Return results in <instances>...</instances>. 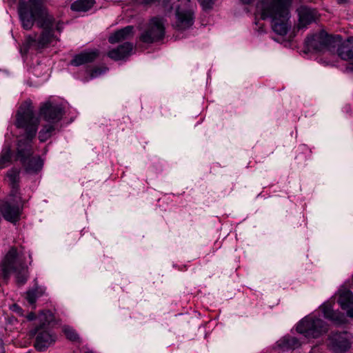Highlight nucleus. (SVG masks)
Instances as JSON below:
<instances>
[{
  "mask_svg": "<svg viewBox=\"0 0 353 353\" xmlns=\"http://www.w3.org/2000/svg\"><path fill=\"white\" fill-rule=\"evenodd\" d=\"M46 1L19 0L18 4V14L22 27L30 30L37 22L38 27L42 29L37 39H29L30 46L37 50L45 48L54 41L59 40L55 31L60 33L63 29V23L56 20L44 6Z\"/></svg>",
  "mask_w": 353,
  "mask_h": 353,
  "instance_id": "1",
  "label": "nucleus"
},
{
  "mask_svg": "<svg viewBox=\"0 0 353 353\" xmlns=\"http://www.w3.org/2000/svg\"><path fill=\"white\" fill-rule=\"evenodd\" d=\"M39 120L35 117L30 101L23 103L16 114L15 125L24 132L18 140L15 160L25 164V161L34 154L32 141L36 137Z\"/></svg>",
  "mask_w": 353,
  "mask_h": 353,
  "instance_id": "2",
  "label": "nucleus"
},
{
  "mask_svg": "<svg viewBox=\"0 0 353 353\" xmlns=\"http://www.w3.org/2000/svg\"><path fill=\"white\" fill-rule=\"evenodd\" d=\"M245 4L254 0H241ZM292 0H259L257 8L261 10V18L272 19V28L279 35H285L290 27L288 21L290 18V8Z\"/></svg>",
  "mask_w": 353,
  "mask_h": 353,
  "instance_id": "3",
  "label": "nucleus"
},
{
  "mask_svg": "<svg viewBox=\"0 0 353 353\" xmlns=\"http://www.w3.org/2000/svg\"><path fill=\"white\" fill-rule=\"evenodd\" d=\"M328 325L319 318L305 316L299 321L296 331L307 338L316 339L328 331Z\"/></svg>",
  "mask_w": 353,
  "mask_h": 353,
  "instance_id": "4",
  "label": "nucleus"
},
{
  "mask_svg": "<svg viewBox=\"0 0 353 353\" xmlns=\"http://www.w3.org/2000/svg\"><path fill=\"white\" fill-rule=\"evenodd\" d=\"M164 36L165 26L163 18L154 17L150 19L146 30L141 34L139 39L143 43H152L161 40Z\"/></svg>",
  "mask_w": 353,
  "mask_h": 353,
  "instance_id": "5",
  "label": "nucleus"
},
{
  "mask_svg": "<svg viewBox=\"0 0 353 353\" xmlns=\"http://www.w3.org/2000/svg\"><path fill=\"white\" fill-rule=\"evenodd\" d=\"M334 38L324 30L307 37L305 41V48L308 51L322 52L325 49L334 48Z\"/></svg>",
  "mask_w": 353,
  "mask_h": 353,
  "instance_id": "6",
  "label": "nucleus"
},
{
  "mask_svg": "<svg viewBox=\"0 0 353 353\" xmlns=\"http://www.w3.org/2000/svg\"><path fill=\"white\" fill-rule=\"evenodd\" d=\"M65 111L61 105L46 101L41 104L39 108V116L45 121L55 124L59 122L63 115Z\"/></svg>",
  "mask_w": 353,
  "mask_h": 353,
  "instance_id": "7",
  "label": "nucleus"
},
{
  "mask_svg": "<svg viewBox=\"0 0 353 353\" xmlns=\"http://www.w3.org/2000/svg\"><path fill=\"white\" fill-rule=\"evenodd\" d=\"M24 265L19 259V252L16 247H11L1 261V277L7 280L10 276Z\"/></svg>",
  "mask_w": 353,
  "mask_h": 353,
  "instance_id": "8",
  "label": "nucleus"
},
{
  "mask_svg": "<svg viewBox=\"0 0 353 353\" xmlns=\"http://www.w3.org/2000/svg\"><path fill=\"white\" fill-rule=\"evenodd\" d=\"M330 347L334 353H345L352 346L353 337L347 332H333L329 336Z\"/></svg>",
  "mask_w": 353,
  "mask_h": 353,
  "instance_id": "9",
  "label": "nucleus"
},
{
  "mask_svg": "<svg viewBox=\"0 0 353 353\" xmlns=\"http://www.w3.org/2000/svg\"><path fill=\"white\" fill-rule=\"evenodd\" d=\"M21 198L10 197V201L1 205V215L7 221L16 225L20 220L22 208L19 206Z\"/></svg>",
  "mask_w": 353,
  "mask_h": 353,
  "instance_id": "10",
  "label": "nucleus"
},
{
  "mask_svg": "<svg viewBox=\"0 0 353 353\" xmlns=\"http://www.w3.org/2000/svg\"><path fill=\"white\" fill-rule=\"evenodd\" d=\"M30 334L32 336H36L34 347L40 352L45 351L56 341V335L43 330L41 326H36L30 331Z\"/></svg>",
  "mask_w": 353,
  "mask_h": 353,
  "instance_id": "11",
  "label": "nucleus"
},
{
  "mask_svg": "<svg viewBox=\"0 0 353 353\" xmlns=\"http://www.w3.org/2000/svg\"><path fill=\"white\" fill-rule=\"evenodd\" d=\"M299 20L298 28H307L308 26L313 23H316L320 17L318 10L306 6H301L296 10Z\"/></svg>",
  "mask_w": 353,
  "mask_h": 353,
  "instance_id": "12",
  "label": "nucleus"
},
{
  "mask_svg": "<svg viewBox=\"0 0 353 353\" xmlns=\"http://www.w3.org/2000/svg\"><path fill=\"white\" fill-rule=\"evenodd\" d=\"M176 20L174 27L178 30H185L190 28L194 23V13L187 9L178 8L175 13Z\"/></svg>",
  "mask_w": 353,
  "mask_h": 353,
  "instance_id": "13",
  "label": "nucleus"
},
{
  "mask_svg": "<svg viewBox=\"0 0 353 353\" xmlns=\"http://www.w3.org/2000/svg\"><path fill=\"white\" fill-rule=\"evenodd\" d=\"M5 181L8 183L10 188V197L19 199V182H20V170L17 168H12L6 174Z\"/></svg>",
  "mask_w": 353,
  "mask_h": 353,
  "instance_id": "14",
  "label": "nucleus"
},
{
  "mask_svg": "<svg viewBox=\"0 0 353 353\" xmlns=\"http://www.w3.org/2000/svg\"><path fill=\"white\" fill-rule=\"evenodd\" d=\"M134 46L130 42H125L117 48L108 51V56L114 61L122 60L129 57L133 50Z\"/></svg>",
  "mask_w": 353,
  "mask_h": 353,
  "instance_id": "15",
  "label": "nucleus"
},
{
  "mask_svg": "<svg viewBox=\"0 0 353 353\" xmlns=\"http://www.w3.org/2000/svg\"><path fill=\"white\" fill-rule=\"evenodd\" d=\"M338 56L344 61H348L351 65L350 69L353 70V37H350L347 41L337 48Z\"/></svg>",
  "mask_w": 353,
  "mask_h": 353,
  "instance_id": "16",
  "label": "nucleus"
},
{
  "mask_svg": "<svg viewBox=\"0 0 353 353\" xmlns=\"http://www.w3.org/2000/svg\"><path fill=\"white\" fill-rule=\"evenodd\" d=\"M99 52L97 50L83 51L75 54L70 63L74 66H80L85 63H92L99 57Z\"/></svg>",
  "mask_w": 353,
  "mask_h": 353,
  "instance_id": "17",
  "label": "nucleus"
},
{
  "mask_svg": "<svg viewBox=\"0 0 353 353\" xmlns=\"http://www.w3.org/2000/svg\"><path fill=\"white\" fill-rule=\"evenodd\" d=\"M322 312L325 319L332 321L337 325H342L347 322L345 314L339 311L334 310L330 305H324Z\"/></svg>",
  "mask_w": 353,
  "mask_h": 353,
  "instance_id": "18",
  "label": "nucleus"
},
{
  "mask_svg": "<svg viewBox=\"0 0 353 353\" xmlns=\"http://www.w3.org/2000/svg\"><path fill=\"white\" fill-rule=\"evenodd\" d=\"M134 27L128 26L112 33L108 38L110 43L114 44L128 39L133 36Z\"/></svg>",
  "mask_w": 353,
  "mask_h": 353,
  "instance_id": "19",
  "label": "nucleus"
},
{
  "mask_svg": "<svg viewBox=\"0 0 353 353\" xmlns=\"http://www.w3.org/2000/svg\"><path fill=\"white\" fill-rule=\"evenodd\" d=\"M46 292V288L42 286H39L37 283H35L34 288L32 289H29L26 292V299L28 303L32 306L33 308H35V303L37 300L42 296Z\"/></svg>",
  "mask_w": 353,
  "mask_h": 353,
  "instance_id": "20",
  "label": "nucleus"
},
{
  "mask_svg": "<svg viewBox=\"0 0 353 353\" xmlns=\"http://www.w3.org/2000/svg\"><path fill=\"white\" fill-rule=\"evenodd\" d=\"M27 172L36 173L40 171L43 167V162L39 156L29 157L25 161V164H21Z\"/></svg>",
  "mask_w": 353,
  "mask_h": 353,
  "instance_id": "21",
  "label": "nucleus"
},
{
  "mask_svg": "<svg viewBox=\"0 0 353 353\" xmlns=\"http://www.w3.org/2000/svg\"><path fill=\"white\" fill-rule=\"evenodd\" d=\"M94 3V0H77L71 4L70 8L75 12H87Z\"/></svg>",
  "mask_w": 353,
  "mask_h": 353,
  "instance_id": "22",
  "label": "nucleus"
},
{
  "mask_svg": "<svg viewBox=\"0 0 353 353\" xmlns=\"http://www.w3.org/2000/svg\"><path fill=\"white\" fill-rule=\"evenodd\" d=\"M338 303L343 310L353 306V293L350 290L343 291L339 294Z\"/></svg>",
  "mask_w": 353,
  "mask_h": 353,
  "instance_id": "23",
  "label": "nucleus"
},
{
  "mask_svg": "<svg viewBox=\"0 0 353 353\" xmlns=\"http://www.w3.org/2000/svg\"><path fill=\"white\" fill-rule=\"evenodd\" d=\"M278 343L279 346L283 350H294L301 345L299 339L290 336H284Z\"/></svg>",
  "mask_w": 353,
  "mask_h": 353,
  "instance_id": "24",
  "label": "nucleus"
},
{
  "mask_svg": "<svg viewBox=\"0 0 353 353\" xmlns=\"http://www.w3.org/2000/svg\"><path fill=\"white\" fill-rule=\"evenodd\" d=\"M55 131V127L53 124L49 123L44 125L39 132V139L43 143L50 139Z\"/></svg>",
  "mask_w": 353,
  "mask_h": 353,
  "instance_id": "25",
  "label": "nucleus"
},
{
  "mask_svg": "<svg viewBox=\"0 0 353 353\" xmlns=\"http://www.w3.org/2000/svg\"><path fill=\"white\" fill-rule=\"evenodd\" d=\"M13 273L16 274V281L18 285H23L29 278L28 268L23 265L17 271Z\"/></svg>",
  "mask_w": 353,
  "mask_h": 353,
  "instance_id": "26",
  "label": "nucleus"
},
{
  "mask_svg": "<svg viewBox=\"0 0 353 353\" xmlns=\"http://www.w3.org/2000/svg\"><path fill=\"white\" fill-rule=\"evenodd\" d=\"M135 3L144 8H150L154 5L162 4V6L166 8L168 6L169 0H134Z\"/></svg>",
  "mask_w": 353,
  "mask_h": 353,
  "instance_id": "27",
  "label": "nucleus"
},
{
  "mask_svg": "<svg viewBox=\"0 0 353 353\" xmlns=\"http://www.w3.org/2000/svg\"><path fill=\"white\" fill-rule=\"evenodd\" d=\"M39 318L41 321H44L41 325H39L41 327H43L46 323L50 324L54 320V314L50 310H44L41 312L39 314Z\"/></svg>",
  "mask_w": 353,
  "mask_h": 353,
  "instance_id": "28",
  "label": "nucleus"
},
{
  "mask_svg": "<svg viewBox=\"0 0 353 353\" xmlns=\"http://www.w3.org/2000/svg\"><path fill=\"white\" fill-rule=\"evenodd\" d=\"M12 152L10 148H7L3 154H1V169L7 164H10L12 162Z\"/></svg>",
  "mask_w": 353,
  "mask_h": 353,
  "instance_id": "29",
  "label": "nucleus"
},
{
  "mask_svg": "<svg viewBox=\"0 0 353 353\" xmlns=\"http://www.w3.org/2000/svg\"><path fill=\"white\" fill-rule=\"evenodd\" d=\"M63 332L68 339L72 341H76L79 339V336L76 331L70 327H64Z\"/></svg>",
  "mask_w": 353,
  "mask_h": 353,
  "instance_id": "30",
  "label": "nucleus"
},
{
  "mask_svg": "<svg viewBox=\"0 0 353 353\" xmlns=\"http://www.w3.org/2000/svg\"><path fill=\"white\" fill-rule=\"evenodd\" d=\"M215 0H199L204 10L212 8Z\"/></svg>",
  "mask_w": 353,
  "mask_h": 353,
  "instance_id": "31",
  "label": "nucleus"
},
{
  "mask_svg": "<svg viewBox=\"0 0 353 353\" xmlns=\"http://www.w3.org/2000/svg\"><path fill=\"white\" fill-rule=\"evenodd\" d=\"M104 71H105V70H103L101 68H95L93 70H92L90 76L92 78H95V77H98L99 75L101 74Z\"/></svg>",
  "mask_w": 353,
  "mask_h": 353,
  "instance_id": "32",
  "label": "nucleus"
},
{
  "mask_svg": "<svg viewBox=\"0 0 353 353\" xmlns=\"http://www.w3.org/2000/svg\"><path fill=\"white\" fill-rule=\"evenodd\" d=\"M345 310L347 311V316L350 318H353V306L347 307Z\"/></svg>",
  "mask_w": 353,
  "mask_h": 353,
  "instance_id": "33",
  "label": "nucleus"
},
{
  "mask_svg": "<svg viewBox=\"0 0 353 353\" xmlns=\"http://www.w3.org/2000/svg\"><path fill=\"white\" fill-rule=\"evenodd\" d=\"M26 318L28 321H33L36 318V314L34 312H31L27 315Z\"/></svg>",
  "mask_w": 353,
  "mask_h": 353,
  "instance_id": "34",
  "label": "nucleus"
},
{
  "mask_svg": "<svg viewBox=\"0 0 353 353\" xmlns=\"http://www.w3.org/2000/svg\"><path fill=\"white\" fill-rule=\"evenodd\" d=\"M13 307L15 308V311L17 312L19 314H21V312L22 311V309L20 308L17 305L14 304Z\"/></svg>",
  "mask_w": 353,
  "mask_h": 353,
  "instance_id": "35",
  "label": "nucleus"
},
{
  "mask_svg": "<svg viewBox=\"0 0 353 353\" xmlns=\"http://www.w3.org/2000/svg\"><path fill=\"white\" fill-rule=\"evenodd\" d=\"M339 4H343L347 2V0H336Z\"/></svg>",
  "mask_w": 353,
  "mask_h": 353,
  "instance_id": "36",
  "label": "nucleus"
},
{
  "mask_svg": "<svg viewBox=\"0 0 353 353\" xmlns=\"http://www.w3.org/2000/svg\"><path fill=\"white\" fill-rule=\"evenodd\" d=\"M8 1L10 4H13L16 2L17 0H6Z\"/></svg>",
  "mask_w": 353,
  "mask_h": 353,
  "instance_id": "37",
  "label": "nucleus"
},
{
  "mask_svg": "<svg viewBox=\"0 0 353 353\" xmlns=\"http://www.w3.org/2000/svg\"><path fill=\"white\" fill-rule=\"evenodd\" d=\"M85 353H94V352L92 351H88V352H86Z\"/></svg>",
  "mask_w": 353,
  "mask_h": 353,
  "instance_id": "38",
  "label": "nucleus"
}]
</instances>
